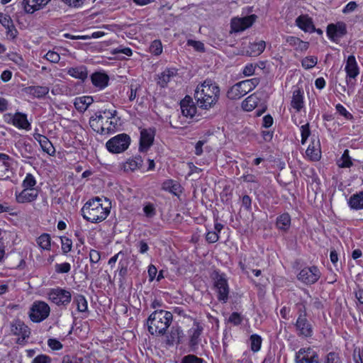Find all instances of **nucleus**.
<instances>
[{"mask_svg": "<svg viewBox=\"0 0 363 363\" xmlns=\"http://www.w3.org/2000/svg\"><path fill=\"white\" fill-rule=\"evenodd\" d=\"M111 202L108 199L95 197L87 201L81 212L83 218L91 223H97L104 220L110 213Z\"/></svg>", "mask_w": 363, "mask_h": 363, "instance_id": "obj_1", "label": "nucleus"}, {"mask_svg": "<svg viewBox=\"0 0 363 363\" xmlns=\"http://www.w3.org/2000/svg\"><path fill=\"white\" fill-rule=\"evenodd\" d=\"M220 96V88L211 79H206L199 84L194 91V99L198 106L208 110L218 102Z\"/></svg>", "mask_w": 363, "mask_h": 363, "instance_id": "obj_2", "label": "nucleus"}, {"mask_svg": "<svg viewBox=\"0 0 363 363\" xmlns=\"http://www.w3.org/2000/svg\"><path fill=\"white\" fill-rule=\"evenodd\" d=\"M172 314L167 311L157 310L147 320L149 333L152 335H163L172 322Z\"/></svg>", "mask_w": 363, "mask_h": 363, "instance_id": "obj_3", "label": "nucleus"}, {"mask_svg": "<svg viewBox=\"0 0 363 363\" xmlns=\"http://www.w3.org/2000/svg\"><path fill=\"white\" fill-rule=\"evenodd\" d=\"M298 318L295 323L297 335L299 337H310L313 335V326L307 319L306 302L301 301L296 304Z\"/></svg>", "mask_w": 363, "mask_h": 363, "instance_id": "obj_4", "label": "nucleus"}, {"mask_svg": "<svg viewBox=\"0 0 363 363\" xmlns=\"http://www.w3.org/2000/svg\"><path fill=\"white\" fill-rule=\"evenodd\" d=\"M259 83V78H252L238 82L228 90L227 97L231 100L239 99L253 90Z\"/></svg>", "mask_w": 363, "mask_h": 363, "instance_id": "obj_5", "label": "nucleus"}, {"mask_svg": "<svg viewBox=\"0 0 363 363\" xmlns=\"http://www.w3.org/2000/svg\"><path fill=\"white\" fill-rule=\"evenodd\" d=\"M212 277L218 300L224 303H227L228 301L230 289L225 275L224 274H220L218 272H214Z\"/></svg>", "mask_w": 363, "mask_h": 363, "instance_id": "obj_6", "label": "nucleus"}, {"mask_svg": "<svg viewBox=\"0 0 363 363\" xmlns=\"http://www.w3.org/2000/svg\"><path fill=\"white\" fill-rule=\"evenodd\" d=\"M50 313V307L43 301L33 303L29 312L30 319L34 323H40L45 320Z\"/></svg>", "mask_w": 363, "mask_h": 363, "instance_id": "obj_7", "label": "nucleus"}, {"mask_svg": "<svg viewBox=\"0 0 363 363\" xmlns=\"http://www.w3.org/2000/svg\"><path fill=\"white\" fill-rule=\"evenodd\" d=\"M130 143V138L128 135L121 133L111 138L106 142L107 150L112 153H121L127 150Z\"/></svg>", "mask_w": 363, "mask_h": 363, "instance_id": "obj_8", "label": "nucleus"}, {"mask_svg": "<svg viewBox=\"0 0 363 363\" xmlns=\"http://www.w3.org/2000/svg\"><path fill=\"white\" fill-rule=\"evenodd\" d=\"M48 298L58 306L66 307L71 302L72 294L69 290L57 287L49 290Z\"/></svg>", "mask_w": 363, "mask_h": 363, "instance_id": "obj_9", "label": "nucleus"}, {"mask_svg": "<svg viewBox=\"0 0 363 363\" xmlns=\"http://www.w3.org/2000/svg\"><path fill=\"white\" fill-rule=\"evenodd\" d=\"M91 128L96 133L100 134L109 133L113 131L117 125V121H110L109 125L104 124V121L101 117V111H98L94 116L91 117L89 120Z\"/></svg>", "mask_w": 363, "mask_h": 363, "instance_id": "obj_10", "label": "nucleus"}, {"mask_svg": "<svg viewBox=\"0 0 363 363\" xmlns=\"http://www.w3.org/2000/svg\"><path fill=\"white\" fill-rule=\"evenodd\" d=\"M295 363H320L319 355L312 347H302L295 355Z\"/></svg>", "mask_w": 363, "mask_h": 363, "instance_id": "obj_11", "label": "nucleus"}, {"mask_svg": "<svg viewBox=\"0 0 363 363\" xmlns=\"http://www.w3.org/2000/svg\"><path fill=\"white\" fill-rule=\"evenodd\" d=\"M257 19V16L252 14L242 18L235 17L231 19V31L238 33L252 26Z\"/></svg>", "mask_w": 363, "mask_h": 363, "instance_id": "obj_12", "label": "nucleus"}, {"mask_svg": "<svg viewBox=\"0 0 363 363\" xmlns=\"http://www.w3.org/2000/svg\"><path fill=\"white\" fill-rule=\"evenodd\" d=\"M203 327L199 322L195 321L193 326L188 331L189 347L191 351L195 352L201 342V335L203 333Z\"/></svg>", "mask_w": 363, "mask_h": 363, "instance_id": "obj_13", "label": "nucleus"}, {"mask_svg": "<svg viewBox=\"0 0 363 363\" xmlns=\"http://www.w3.org/2000/svg\"><path fill=\"white\" fill-rule=\"evenodd\" d=\"M320 277V272L317 267H305L298 274V280L306 284L315 283Z\"/></svg>", "mask_w": 363, "mask_h": 363, "instance_id": "obj_14", "label": "nucleus"}, {"mask_svg": "<svg viewBox=\"0 0 363 363\" xmlns=\"http://www.w3.org/2000/svg\"><path fill=\"white\" fill-rule=\"evenodd\" d=\"M347 33L345 23L339 22L336 24H329L327 28V35L333 41L342 38Z\"/></svg>", "mask_w": 363, "mask_h": 363, "instance_id": "obj_15", "label": "nucleus"}, {"mask_svg": "<svg viewBox=\"0 0 363 363\" xmlns=\"http://www.w3.org/2000/svg\"><path fill=\"white\" fill-rule=\"evenodd\" d=\"M155 138V131L152 128L140 130V151L145 152L152 145Z\"/></svg>", "mask_w": 363, "mask_h": 363, "instance_id": "obj_16", "label": "nucleus"}, {"mask_svg": "<svg viewBox=\"0 0 363 363\" xmlns=\"http://www.w3.org/2000/svg\"><path fill=\"white\" fill-rule=\"evenodd\" d=\"M345 70L347 73V83L349 84L352 79H355L359 74V67L354 55H350L347 60Z\"/></svg>", "mask_w": 363, "mask_h": 363, "instance_id": "obj_17", "label": "nucleus"}, {"mask_svg": "<svg viewBox=\"0 0 363 363\" xmlns=\"http://www.w3.org/2000/svg\"><path fill=\"white\" fill-rule=\"evenodd\" d=\"M11 332L13 335L20 336L23 340L30 334L29 328L20 320H15L11 323Z\"/></svg>", "mask_w": 363, "mask_h": 363, "instance_id": "obj_18", "label": "nucleus"}, {"mask_svg": "<svg viewBox=\"0 0 363 363\" xmlns=\"http://www.w3.org/2000/svg\"><path fill=\"white\" fill-rule=\"evenodd\" d=\"M50 1V0H23L22 6L26 13H33L43 9Z\"/></svg>", "mask_w": 363, "mask_h": 363, "instance_id": "obj_19", "label": "nucleus"}, {"mask_svg": "<svg viewBox=\"0 0 363 363\" xmlns=\"http://www.w3.org/2000/svg\"><path fill=\"white\" fill-rule=\"evenodd\" d=\"M38 196L36 189H25L20 193H16V200L18 203H30L34 201Z\"/></svg>", "mask_w": 363, "mask_h": 363, "instance_id": "obj_20", "label": "nucleus"}, {"mask_svg": "<svg viewBox=\"0 0 363 363\" xmlns=\"http://www.w3.org/2000/svg\"><path fill=\"white\" fill-rule=\"evenodd\" d=\"M296 25L304 32L313 33L315 26L313 20L308 15H301L296 19Z\"/></svg>", "mask_w": 363, "mask_h": 363, "instance_id": "obj_21", "label": "nucleus"}, {"mask_svg": "<svg viewBox=\"0 0 363 363\" xmlns=\"http://www.w3.org/2000/svg\"><path fill=\"white\" fill-rule=\"evenodd\" d=\"M181 111L182 115L186 117L192 118L196 113V107L195 106L192 99L189 96H186L181 101Z\"/></svg>", "mask_w": 363, "mask_h": 363, "instance_id": "obj_22", "label": "nucleus"}, {"mask_svg": "<svg viewBox=\"0 0 363 363\" xmlns=\"http://www.w3.org/2000/svg\"><path fill=\"white\" fill-rule=\"evenodd\" d=\"M12 124L19 129H24L28 130L30 129V123L27 119V116L25 113L20 112L16 113L12 118Z\"/></svg>", "mask_w": 363, "mask_h": 363, "instance_id": "obj_23", "label": "nucleus"}, {"mask_svg": "<svg viewBox=\"0 0 363 363\" xmlns=\"http://www.w3.org/2000/svg\"><path fill=\"white\" fill-rule=\"evenodd\" d=\"M306 153L311 160L318 161L321 156L319 140H318L315 141L314 139L312 140L306 151Z\"/></svg>", "mask_w": 363, "mask_h": 363, "instance_id": "obj_24", "label": "nucleus"}, {"mask_svg": "<svg viewBox=\"0 0 363 363\" xmlns=\"http://www.w3.org/2000/svg\"><path fill=\"white\" fill-rule=\"evenodd\" d=\"M0 23L7 29V34L14 38L16 36L17 30L15 28L11 17L5 13H0Z\"/></svg>", "mask_w": 363, "mask_h": 363, "instance_id": "obj_25", "label": "nucleus"}, {"mask_svg": "<svg viewBox=\"0 0 363 363\" xmlns=\"http://www.w3.org/2000/svg\"><path fill=\"white\" fill-rule=\"evenodd\" d=\"M35 139L39 143L42 150L49 155H53L55 150L48 138L40 134L34 135Z\"/></svg>", "mask_w": 363, "mask_h": 363, "instance_id": "obj_26", "label": "nucleus"}, {"mask_svg": "<svg viewBox=\"0 0 363 363\" xmlns=\"http://www.w3.org/2000/svg\"><path fill=\"white\" fill-rule=\"evenodd\" d=\"M94 99L91 96H84L75 99L74 105L80 112L85 111L88 107L93 103Z\"/></svg>", "mask_w": 363, "mask_h": 363, "instance_id": "obj_27", "label": "nucleus"}, {"mask_svg": "<svg viewBox=\"0 0 363 363\" xmlns=\"http://www.w3.org/2000/svg\"><path fill=\"white\" fill-rule=\"evenodd\" d=\"M303 91L300 89H296L293 91L292 99L291 101V106L299 112L303 107Z\"/></svg>", "mask_w": 363, "mask_h": 363, "instance_id": "obj_28", "label": "nucleus"}, {"mask_svg": "<svg viewBox=\"0 0 363 363\" xmlns=\"http://www.w3.org/2000/svg\"><path fill=\"white\" fill-rule=\"evenodd\" d=\"M348 205L354 210L363 209V191L352 195L348 200Z\"/></svg>", "mask_w": 363, "mask_h": 363, "instance_id": "obj_29", "label": "nucleus"}, {"mask_svg": "<svg viewBox=\"0 0 363 363\" xmlns=\"http://www.w3.org/2000/svg\"><path fill=\"white\" fill-rule=\"evenodd\" d=\"M91 79L93 84L100 89H103L108 85V77L106 74L96 72L91 75Z\"/></svg>", "mask_w": 363, "mask_h": 363, "instance_id": "obj_30", "label": "nucleus"}, {"mask_svg": "<svg viewBox=\"0 0 363 363\" xmlns=\"http://www.w3.org/2000/svg\"><path fill=\"white\" fill-rule=\"evenodd\" d=\"M265 42L263 40H260L257 43H250L248 48L246 50V53L249 56H258L263 52L265 49Z\"/></svg>", "mask_w": 363, "mask_h": 363, "instance_id": "obj_31", "label": "nucleus"}, {"mask_svg": "<svg viewBox=\"0 0 363 363\" xmlns=\"http://www.w3.org/2000/svg\"><path fill=\"white\" fill-rule=\"evenodd\" d=\"M286 40L289 45L294 47L296 50L306 51L309 46L308 42H304L294 36H288Z\"/></svg>", "mask_w": 363, "mask_h": 363, "instance_id": "obj_32", "label": "nucleus"}, {"mask_svg": "<svg viewBox=\"0 0 363 363\" xmlns=\"http://www.w3.org/2000/svg\"><path fill=\"white\" fill-rule=\"evenodd\" d=\"M27 93L35 98H42L49 92V87L45 86H30L26 88Z\"/></svg>", "mask_w": 363, "mask_h": 363, "instance_id": "obj_33", "label": "nucleus"}, {"mask_svg": "<svg viewBox=\"0 0 363 363\" xmlns=\"http://www.w3.org/2000/svg\"><path fill=\"white\" fill-rule=\"evenodd\" d=\"M67 74L72 77L84 81L88 76L86 67L79 66L77 67H70L67 69Z\"/></svg>", "mask_w": 363, "mask_h": 363, "instance_id": "obj_34", "label": "nucleus"}, {"mask_svg": "<svg viewBox=\"0 0 363 363\" xmlns=\"http://www.w3.org/2000/svg\"><path fill=\"white\" fill-rule=\"evenodd\" d=\"M177 74V70L175 69H166L162 72L158 77V84L164 87L167 83L170 81L171 78Z\"/></svg>", "mask_w": 363, "mask_h": 363, "instance_id": "obj_35", "label": "nucleus"}, {"mask_svg": "<svg viewBox=\"0 0 363 363\" xmlns=\"http://www.w3.org/2000/svg\"><path fill=\"white\" fill-rule=\"evenodd\" d=\"M259 102V99L258 96L256 94H253L242 101V108L246 111H251L257 107Z\"/></svg>", "mask_w": 363, "mask_h": 363, "instance_id": "obj_36", "label": "nucleus"}, {"mask_svg": "<svg viewBox=\"0 0 363 363\" xmlns=\"http://www.w3.org/2000/svg\"><path fill=\"white\" fill-rule=\"evenodd\" d=\"M162 189L164 191H169L174 195H177L178 192L181 191L180 184L173 179H167L164 181L162 184Z\"/></svg>", "mask_w": 363, "mask_h": 363, "instance_id": "obj_37", "label": "nucleus"}, {"mask_svg": "<svg viewBox=\"0 0 363 363\" xmlns=\"http://www.w3.org/2000/svg\"><path fill=\"white\" fill-rule=\"evenodd\" d=\"M183 336V331L179 327H172L169 336L167 337V342L170 345L179 343Z\"/></svg>", "mask_w": 363, "mask_h": 363, "instance_id": "obj_38", "label": "nucleus"}, {"mask_svg": "<svg viewBox=\"0 0 363 363\" xmlns=\"http://www.w3.org/2000/svg\"><path fill=\"white\" fill-rule=\"evenodd\" d=\"M277 227L286 231L291 225V217L289 213H283L277 218Z\"/></svg>", "mask_w": 363, "mask_h": 363, "instance_id": "obj_39", "label": "nucleus"}, {"mask_svg": "<svg viewBox=\"0 0 363 363\" xmlns=\"http://www.w3.org/2000/svg\"><path fill=\"white\" fill-rule=\"evenodd\" d=\"M38 245L43 250H50L51 237L48 233H43L37 239Z\"/></svg>", "mask_w": 363, "mask_h": 363, "instance_id": "obj_40", "label": "nucleus"}, {"mask_svg": "<svg viewBox=\"0 0 363 363\" xmlns=\"http://www.w3.org/2000/svg\"><path fill=\"white\" fill-rule=\"evenodd\" d=\"M143 160L140 156H137L129 159L125 164V168L131 171H134L142 167Z\"/></svg>", "mask_w": 363, "mask_h": 363, "instance_id": "obj_41", "label": "nucleus"}, {"mask_svg": "<svg viewBox=\"0 0 363 363\" xmlns=\"http://www.w3.org/2000/svg\"><path fill=\"white\" fill-rule=\"evenodd\" d=\"M337 164L341 168L350 167L352 166L353 163L351 160V158L349 155V150H345L340 157V159L337 161Z\"/></svg>", "mask_w": 363, "mask_h": 363, "instance_id": "obj_42", "label": "nucleus"}, {"mask_svg": "<svg viewBox=\"0 0 363 363\" xmlns=\"http://www.w3.org/2000/svg\"><path fill=\"white\" fill-rule=\"evenodd\" d=\"M74 301L77 304V308L79 312H85L87 311V301L83 295H77Z\"/></svg>", "mask_w": 363, "mask_h": 363, "instance_id": "obj_43", "label": "nucleus"}, {"mask_svg": "<svg viewBox=\"0 0 363 363\" xmlns=\"http://www.w3.org/2000/svg\"><path fill=\"white\" fill-rule=\"evenodd\" d=\"M250 347L251 350L256 352H258L261 348L262 338L259 335L254 334L250 336Z\"/></svg>", "mask_w": 363, "mask_h": 363, "instance_id": "obj_44", "label": "nucleus"}, {"mask_svg": "<svg viewBox=\"0 0 363 363\" xmlns=\"http://www.w3.org/2000/svg\"><path fill=\"white\" fill-rule=\"evenodd\" d=\"M318 63V58L314 56H308L303 58L301 61L302 66L308 69L315 67Z\"/></svg>", "mask_w": 363, "mask_h": 363, "instance_id": "obj_45", "label": "nucleus"}, {"mask_svg": "<svg viewBox=\"0 0 363 363\" xmlns=\"http://www.w3.org/2000/svg\"><path fill=\"white\" fill-rule=\"evenodd\" d=\"M36 184V180L33 174L28 173L23 181L22 186L25 189H34L33 186Z\"/></svg>", "mask_w": 363, "mask_h": 363, "instance_id": "obj_46", "label": "nucleus"}, {"mask_svg": "<svg viewBox=\"0 0 363 363\" xmlns=\"http://www.w3.org/2000/svg\"><path fill=\"white\" fill-rule=\"evenodd\" d=\"M62 250L64 254H67L72 250V240L67 237L62 236L60 238Z\"/></svg>", "mask_w": 363, "mask_h": 363, "instance_id": "obj_47", "label": "nucleus"}, {"mask_svg": "<svg viewBox=\"0 0 363 363\" xmlns=\"http://www.w3.org/2000/svg\"><path fill=\"white\" fill-rule=\"evenodd\" d=\"M117 111L115 109L113 110H104L101 111V117L103 118V120H109L113 121H117L118 120L116 118Z\"/></svg>", "mask_w": 363, "mask_h": 363, "instance_id": "obj_48", "label": "nucleus"}, {"mask_svg": "<svg viewBox=\"0 0 363 363\" xmlns=\"http://www.w3.org/2000/svg\"><path fill=\"white\" fill-rule=\"evenodd\" d=\"M150 51L152 54L155 55H159L162 52V45L160 40H154L150 47Z\"/></svg>", "mask_w": 363, "mask_h": 363, "instance_id": "obj_49", "label": "nucleus"}, {"mask_svg": "<svg viewBox=\"0 0 363 363\" xmlns=\"http://www.w3.org/2000/svg\"><path fill=\"white\" fill-rule=\"evenodd\" d=\"M335 109L337 112L339 113V114H340L341 116H342L345 119L350 121L353 119V116L350 112H348L342 104H337L335 106Z\"/></svg>", "mask_w": 363, "mask_h": 363, "instance_id": "obj_50", "label": "nucleus"}, {"mask_svg": "<svg viewBox=\"0 0 363 363\" xmlns=\"http://www.w3.org/2000/svg\"><path fill=\"white\" fill-rule=\"evenodd\" d=\"M143 212L146 217L152 218L156 214V209L154 204L147 203L143 207Z\"/></svg>", "mask_w": 363, "mask_h": 363, "instance_id": "obj_51", "label": "nucleus"}, {"mask_svg": "<svg viewBox=\"0 0 363 363\" xmlns=\"http://www.w3.org/2000/svg\"><path fill=\"white\" fill-rule=\"evenodd\" d=\"M21 156L24 158H32L33 149L30 145L24 143L21 149Z\"/></svg>", "mask_w": 363, "mask_h": 363, "instance_id": "obj_52", "label": "nucleus"}, {"mask_svg": "<svg viewBox=\"0 0 363 363\" xmlns=\"http://www.w3.org/2000/svg\"><path fill=\"white\" fill-rule=\"evenodd\" d=\"M203 359L201 358H199L196 357L194 354H188L186 356H184L181 363H203Z\"/></svg>", "mask_w": 363, "mask_h": 363, "instance_id": "obj_53", "label": "nucleus"}, {"mask_svg": "<svg viewBox=\"0 0 363 363\" xmlns=\"http://www.w3.org/2000/svg\"><path fill=\"white\" fill-rule=\"evenodd\" d=\"M301 143L304 144L311 134L308 123L301 125Z\"/></svg>", "mask_w": 363, "mask_h": 363, "instance_id": "obj_54", "label": "nucleus"}, {"mask_svg": "<svg viewBox=\"0 0 363 363\" xmlns=\"http://www.w3.org/2000/svg\"><path fill=\"white\" fill-rule=\"evenodd\" d=\"M45 57L47 60L50 61L52 63H57L60 60V55L55 51H48Z\"/></svg>", "mask_w": 363, "mask_h": 363, "instance_id": "obj_55", "label": "nucleus"}, {"mask_svg": "<svg viewBox=\"0 0 363 363\" xmlns=\"http://www.w3.org/2000/svg\"><path fill=\"white\" fill-rule=\"evenodd\" d=\"M48 345L52 350H60L62 348V344L55 338H50L48 340Z\"/></svg>", "mask_w": 363, "mask_h": 363, "instance_id": "obj_56", "label": "nucleus"}, {"mask_svg": "<svg viewBox=\"0 0 363 363\" xmlns=\"http://www.w3.org/2000/svg\"><path fill=\"white\" fill-rule=\"evenodd\" d=\"M257 67L256 64L250 63L245 65V67L243 69L242 74L245 77H250L255 74V69Z\"/></svg>", "mask_w": 363, "mask_h": 363, "instance_id": "obj_57", "label": "nucleus"}, {"mask_svg": "<svg viewBox=\"0 0 363 363\" xmlns=\"http://www.w3.org/2000/svg\"><path fill=\"white\" fill-rule=\"evenodd\" d=\"M228 321L234 325H240L242 321V318L240 313L233 312L229 317Z\"/></svg>", "mask_w": 363, "mask_h": 363, "instance_id": "obj_58", "label": "nucleus"}, {"mask_svg": "<svg viewBox=\"0 0 363 363\" xmlns=\"http://www.w3.org/2000/svg\"><path fill=\"white\" fill-rule=\"evenodd\" d=\"M71 269V266L67 262L57 264L55 265V270L58 273H68Z\"/></svg>", "mask_w": 363, "mask_h": 363, "instance_id": "obj_59", "label": "nucleus"}, {"mask_svg": "<svg viewBox=\"0 0 363 363\" xmlns=\"http://www.w3.org/2000/svg\"><path fill=\"white\" fill-rule=\"evenodd\" d=\"M51 358L46 354H40L35 357L32 363H51Z\"/></svg>", "mask_w": 363, "mask_h": 363, "instance_id": "obj_60", "label": "nucleus"}, {"mask_svg": "<svg viewBox=\"0 0 363 363\" xmlns=\"http://www.w3.org/2000/svg\"><path fill=\"white\" fill-rule=\"evenodd\" d=\"M187 45L192 46L197 51H204V45L200 41H196L194 40H189Z\"/></svg>", "mask_w": 363, "mask_h": 363, "instance_id": "obj_61", "label": "nucleus"}, {"mask_svg": "<svg viewBox=\"0 0 363 363\" xmlns=\"http://www.w3.org/2000/svg\"><path fill=\"white\" fill-rule=\"evenodd\" d=\"M325 363H340L338 354L335 352H329L326 356Z\"/></svg>", "mask_w": 363, "mask_h": 363, "instance_id": "obj_62", "label": "nucleus"}, {"mask_svg": "<svg viewBox=\"0 0 363 363\" xmlns=\"http://www.w3.org/2000/svg\"><path fill=\"white\" fill-rule=\"evenodd\" d=\"M101 259L100 252L95 250H91L89 252V259L91 263H98Z\"/></svg>", "mask_w": 363, "mask_h": 363, "instance_id": "obj_63", "label": "nucleus"}, {"mask_svg": "<svg viewBox=\"0 0 363 363\" xmlns=\"http://www.w3.org/2000/svg\"><path fill=\"white\" fill-rule=\"evenodd\" d=\"M219 238L218 234L214 231H209L206 235V239L209 243H214L218 241Z\"/></svg>", "mask_w": 363, "mask_h": 363, "instance_id": "obj_64", "label": "nucleus"}]
</instances>
